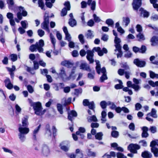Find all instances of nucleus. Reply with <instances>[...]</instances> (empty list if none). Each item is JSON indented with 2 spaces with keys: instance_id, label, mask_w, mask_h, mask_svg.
Returning a JSON list of instances; mask_svg holds the SVG:
<instances>
[{
  "instance_id": "nucleus-1",
  "label": "nucleus",
  "mask_w": 158,
  "mask_h": 158,
  "mask_svg": "<svg viewBox=\"0 0 158 158\" xmlns=\"http://www.w3.org/2000/svg\"><path fill=\"white\" fill-rule=\"evenodd\" d=\"M94 51L97 52L98 55L100 56H102L104 53L106 54L108 52L106 48H103L101 50L99 47H94L92 51L89 50H87V55L86 57L87 60L89 61L90 64L93 63L94 62L93 59Z\"/></svg>"
},
{
  "instance_id": "nucleus-2",
  "label": "nucleus",
  "mask_w": 158,
  "mask_h": 158,
  "mask_svg": "<svg viewBox=\"0 0 158 158\" xmlns=\"http://www.w3.org/2000/svg\"><path fill=\"white\" fill-rule=\"evenodd\" d=\"M44 41L40 40L38 42H36L34 44L31 45L29 47V50L31 52H36L37 50L40 53L43 52L44 49L43 47L44 46Z\"/></svg>"
},
{
  "instance_id": "nucleus-3",
  "label": "nucleus",
  "mask_w": 158,
  "mask_h": 158,
  "mask_svg": "<svg viewBox=\"0 0 158 158\" xmlns=\"http://www.w3.org/2000/svg\"><path fill=\"white\" fill-rule=\"evenodd\" d=\"M28 100L30 104V106L33 107L35 114L38 115H41V110H42L43 108L41 103L39 102H33L32 100L29 98L28 99Z\"/></svg>"
},
{
  "instance_id": "nucleus-4",
  "label": "nucleus",
  "mask_w": 158,
  "mask_h": 158,
  "mask_svg": "<svg viewBox=\"0 0 158 158\" xmlns=\"http://www.w3.org/2000/svg\"><path fill=\"white\" fill-rule=\"evenodd\" d=\"M19 131L20 132L19 134V138L22 142H23L25 139L24 135L26 134L29 132V129L27 127H22L21 125L20 124H19Z\"/></svg>"
},
{
  "instance_id": "nucleus-5",
  "label": "nucleus",
  "mask_w": 158,
  "mask_h": 158,
  "mask_svg": "<svg viewBox=\"0 0 158 158\" xmlns=\"http://www.w3.org/2000/svg\"><path fill=\"white\" fill-rule=\"evenodd\" d=\"M158 146V139L152 140L150 143V146L151 148V151L156 157L158 156V148L156 146Z\"/></svg>"
},
{
  "instance_id": "nucleus-6",
  "label": "nucleus",
  "mask_w": 158,
  "mask_h": 158,
  "mask_svg": "<svg viewBox=\"0 0 158 158\" xmlns=\"http://www.w3.org/2000/svg\"><path fill=\"white\" fill-rule=\"evenodd\" d=\"M140 148V146L136 144L131 143L127 147L128 150L133 153H137V151L136 150H138Z\"/></svg>"
},
{
  "instance_id": "nucleus-7",
  "label": "nucleus",
  "mask_w": 158,
  "mask_h": 158,
  "mask_svg": "<svg viewBox=\"0 0 158 158\" xmlns=\"http://www.w3.org/2000/svg\"><path fill=\"white\" fill-rule=\"evenodd\" d=\"M142 0H133L132 3V7L133 10L137 12L138 10L142 5Z\"/></svg>"
},
{
  "instance_id": "nucleus-8",
  "label": "nucleus",
  "mask_w": 158,
  "mask_h": 158,
  "mask_svg": "<svg viewBox=\"0 0 158 158\" xmlns=\"http://www.w3.org/2000/svg\"><path fill=\"white\" fill-rule=\"evenodd\" d=\"M133 63L137 67L140 68L144 67L146 64L145 61L141 60L138 58L134 59L133 61Z\"/></svg>"
},
{
  "instance_id": "nucleus-9",
  "label": "nucleus",
  "mask_w": 158,
  "mask_h": 158,
  "mask_svg": "<svg viewBox=\"0 0 158 158\" xmlns=\"http://www.w3.org/2000/svg\"><path fill=\"white\" fill-rule=\"evenodd\" d=\"M41 125L40 124L38 126L36 127L32 133V139L35 141L37 140V136L39 130L41 128Z\"/></svg>"
},
{
  "instance_id": "nucleus-10",
  "label": "nucleus",
  "mask_w": 158,
  "mask_h": 158,
  "mask_svg": "<svg viewBox=\"0 0 158 158\" xmlns=\"http://www.w3.org/2000/svg\"><path fill=\"white\" fill-rule=\"evenodd\" d=\"M5 83V86L8 89H11L13 87V84L11 83L10 79L8 77H6L4 81Z\"/></svg>"
},
{
  "instance_id": "nucleus-11",
  "label": "nucleus",
  "mask_w": 158,
  "mask_h": 158,
  "mask_svg": "<svg viewBox=\"0 0 158 158\" xmlns=\"http://www.w3.org/2000/svg\"><path fill=\"white\" fill-rule=\"evenodd\" d=\"M142 130V132L141 134V136L142 138H146L148 137L149 134L148 133V127L144 126L141 128Z\"/></svg>"
},
{
  "instance_id": "nucleus-12",
  "label": "nucleus",
  "mask_w": 158,
  "mask_h": 158,
  "mask_svg": "<svg viewBox=\"0 0 158 158\" xmlns=\"http://www.w3.org/2000/svg\"><path fill=\"white\" fill-rule=\"evenodd\" d=\"M80 68L88 72H91V70L90 68L89 65L86 63H83L81 64L80 65Z\"/></svg>"
},
{
  "instance_id": "nucleus-13",
  "label": "nucleus",
  "mask_w": 158,
  "mask_h": 158,
  "mask_svg": "<svg viewBox=\"0 0 158 158\" xmlns=\"http://www.w3.org/2000/svg\"><path fill=\"white\" fill-rule=\"evenodd\" d=\"M77 116V112L74 110H72L70 112L68 113V119L71 121L72 123V118L73 117H76Z\"/></svg>"
},
{
  "instance_id": "nucleus-14",
  "label": "nucleus",
  "mask_w": 158,
  "mask_h": 158,
  "mask_svg": "<svg viewBox=\"0 0 158 158\" xmlns=\"http://www.w3.org/2000/svg\"><path fill=\"white\" fill-rule=\"evenodd\" d=\"M49 150L48 146L45 145H43L42 152L43 155L45 156H47L49 154Z\"/></svg>"
},
{
  "instance_id": "nucleus-15",
  "label": "nucleus",
  "mask_w": 158,
  "mask_h": 158,
  "mask_svg": "<svg viewBox=\"0 0 158 158\" xmlns=\"http://www.w3.org/2000/svg\"><path fill=\"white\" fill-rule=\"evenodd\" d=\"M114 41L115 43L114 46L116 49L122 48V46L120 44L121 40L120 38L118 37H115Z\"/></svg>"
},
{
  "instance_id": "nucleus-16",
  "label": "nucleus",
  "mask_w": 158,
  "mask_h": 158,
  "mask_svg": "<svg viewBox=\"0 0 158 158\" xmlns=\"http://www.w3.org/2000/svg\"><path fill=\"white\" fill-rule=\"evenodd\" d=\"M28 117L27 116H24L22 118V127H27L28 125Z\"/></svg>"
},
{
  "instance_id": "nucleus-17",
  "label": "nucleus",
  "mask_w": 158,
  "mask_h": 158,
  "mask_svg": "<svg viewBox=\"0 0 158 158\" xmlns=\"http://www.w3.org/2000/svg\"><path fill=\"white\" fill-rule=\"evenodd\" d=\"M87 156L89 157H94L96 156V153L91 151V149L87 148L85 150Z\"/></svg>"
},
{
  "instance_id": "nucleus-18",
  "label": "nucleus",
  "mask_w": 158,
  "mask_h": 158,
  "mask_svg": "<svg viewBox=\"0 0 158 158\" xmlns=\"http://www.w3.org/2000/svg\"><path fill=\"white\" fill-rule=\"evenodd\" d=\"M152 42L151 45L155 46L158 45V37L154 36H153L151 40Z\"/></svg>"
},
{
  "instance_id": "nucleus-19",
  "label": "nucleus",
  "mask_w": 158,
  "mask_h": 158,
  "mask_svg": "<svg viewBox=\"0 0 158 158\" xmlns=\"http://www.w3.org/2000/svg\"><path fill=\"white\" fill-rule=\"evenodd\" d=\"M45 135L48 137H51L52 132L49 124H47L46 126Z\"/></svg>"
},
{
  "instance_id": "nucleus-20",
  "label": "nucleus",
  "mask_w": 158,
  "mask_h": 158,
  "mask_svg": "<svg viewBox=\"0 0 158 158\" xmlns=\"http://www.w3.org/2000/svg\"><path fill=\"white\" fill-rule=\"evenodd\" d=\"M87 5L90 6V8L92 10H94L95 9L96 2L95 1H92V0H88L87 2Z\"/></svg>"
},
{
  "instance_id": "nucleus-21",
  "label": "nucleus",
  "mask_w": 158,
  "mask_h": 158,
  "mask_svg": "<svg viewBox=\"0 0 158 158\" xmlns=\"http://www.w3.org/2000/svg\"><path fill=\"white\" fill-rule=\"evenodd\" d=\"M60 77L62 80H64V78L66 77V74L64 68H61L60 69V72L58 74L57 73H56Z\"/></svg>"
},
{
  "instance_id": "nucleus-22",
  "label": "nucleus",
  "mask_w": 158,
  "mask_h": 158,
  "mask_svg": "<svg viewBox=\"0 0 158 158\" xmlns=\"http://www.w3.org/2000/svg\"><path fill=\"white\" fill-rule=\"evenodd\" d=\"M49 24L48 23L43 22L41 25V27L48 33L50 32L49 28Z\"/></svg>"
},
{
  "instance_id": "nucleus-23",
  "label": "nucleus",
  "mask_w": 158,
  "mask_h": 158,
  "mask_svg": "<svg viewBox=\"0 0 158 158\" xmlns=\"http://www.w3.org/2000/svg\"><path fill=\"white\" fill-rule=\"evenodd\" d=\"M61 64L68 68H71L73 65V63L70 61L65 60L61 62Z\"/></svg>"
},
{
  "instance_id": "nucleus-24",
  "label": "nucleus",
  "mask_w": 158,
  "mask_h": 158,
  "mask_svg": "<svg viewBox=\"0 0 158 158\" xmlns=\"http://www.w3.org/2000/svg\"><path fill=\"white\" fill-rule=\"evenodd\" d=\"M85 36L88 39H92L94 36V32L90 30L87 31V33L85 34Z\"/></svg>"
},
{
  "instance_id": "nucleus-25",
  "label": "nucleus",
  "mask_w": 158,
  "mask_h": 158,
  "mask_svg": "<svg viewBox=\"0 0 158 158\" xmlns=\"http://www.w3.org/2000/svg\"><path fill=\"white\" fill-rule=\"evenodd\" d=\"M139 10L140 11L141 16L143 15V17L144 18L148 17L149 15V13L148 12L144 10L142 8H141Z\"/></svg>"
},
{
  "instance_id": "nucleus-26",
  "label": "nucleus",
  "mask_w": 158,
  "mask_h": 158,
  "mask_svg": "<svg viewBox=\"0 0 158 158\" xmlns=\"http://www.w3.org/2000/svg\"><path fill=\"white\" fill-rule=\"evenodd\" d=\"M141 156L143 158H151L152 157V155L149 152L145 151L142 152Z\"/></svg>"
},
{
  "instance_id": "nucleus-27",
  "label": "nucleus",
  "mask_w": 158,
  "mask_h": 158,
  "mask_svg": "<svg viewBox=\"0 0 158 158\" xmlns=\"http://www.w3.org/2000/svg\"><path fill=\"white\" fill-rule=\"evenodd\" d=\"M65 143H67V146L65 145H61L60 147L61 149L65 152H68L69 149L70 147V146L69 145V142L67 141H64L63 142V143L64 144H65Z\"/></svg>"
},
{
  "instance_id": "nucleus-28",
  "label": "nucleus",
  "mask_w": 158,
  "mask_h": 158,
  "mask_svg": "<svg viewBox=\"0 0 158 158\" xmlns=\"http://www.w3.org/2000/svg\"><path fill=\"white\" fill-rule=\"evenodd\" d=\"M68 23L72 27L76 26L77 24L76 21L73 18L69 19Z\"/></svg>"
},
{
  "instance_id": "nucleus-29",
  "label": "nucleus",
  "mask_w": 158,
  "mask_h": 158,
  "mask_svg": "<svg viewBox=\"0 0 158 158\" xmlns=\"http://www.w3.org/2000/svg\"><path fill=\"white\" fill-rule=\"evenodd\" d=\"M87 119L89 122H91L92 121L94 122H97L98 121V119L96 116L94 115L88 117L87 118Z\"/></svg>"
},
{
  "instance_id": "nucleus-30",
  "label": "nucleus",
  "mask_w": 158,
  "mask_h": 158,
  "mask_svg": "<svg viewBox=\"0 0 158 158\" xmlns=\"http://www.w3.org/2000/svg\"><path fill=\"white\" fill-rule=\"evenodd\" d=\"M87 106H88V107L94 113H95L94 109L95 106L94 102H90Z\"/></svg>"
},
{
  "instance_id": "nucleus-31",
  "label": "nucleus",
  "mask_w": 158,
  "mask_h": 158,
  "mask_svg": "<svg viewBox=\"0 0 158 158\" xmlns=\"http://www.w3.org/2000/svg\"><path fill=\"white\" fill-rule=\"evenodd\" d=\"M95 62H96V69L97 73L98 74H100L101 72V67L100 64V62L98 60H96Z\"/></svg>"
},
{
  "instance_id": "nucleus-32",
  "label": "nucleus",
  "mask_w": 158,
  "mask_h": 158,
  "mask_svg": "<svg viewBox=\"0 0 158 158\" xmlns=\"http://www.w3.org/2000/svg\"><path fill=\"white\" fill-rule=\"evenodd\" d=\"M50 37L51 39V42L53 44V48H55L56 40L53 35L51 33L50 34Z\"/></svg>"
},
{
  "instance_id": "nucleus-33",
  "label": "nucleus",
  "mask_w": 158,
  "mask_h": 158,
  "mask_svg": "<svg viewBox=\"0 0 158 158\" xmlns=\"http://www.w3.org/2000/svg\"><path fill=\"white\" fill-rule=\"evenodd\" d=\"M103 134L102 132H99L97 133L95 136L96 139L99 140H101L102 139Z\"/></svg>"
},
{
  "instance_id": "nucleus-34",
  "label": "nucleus",
  "mask_w": 158,
  "mask_h": 158,
  "mask_svg": "<svg viewBox=\"0 0 158 158\" xmlns=\"http://www.w3.org/2000/svg\"><path fill=\"white\" fill-rule=\"evenodd\" d=\"M118 51V53L117 54V57L118 58L119 57H121L123 55V52L122 51V48H116L114 50L115 52H116L117 51Z\"/></svg>"
},
{
  "instance_id": "nucleus-35",
  "label": "nucleus",
  "mask_w": 158,
  "mask_h": 158,
  "mask_svg": "<svg viewBox=\"0 0 158 158\" xmlns=\"http://www.w3.org/2000/svg\"><path fill=\"white\" fill-rule=\"evenodd\" d=\"M123 23H125V27L127 26L130 23V19L129 17H123Z\"/></svg>"
},
{
  "instance_id": "nucleus-36",
  "label": "nucleus",
  "mask_w": 158,
  "mask_h": 158,
  "mask_svg": "<svg viewBox=\"0 0 158 158\" xmlns=\"http://www.w3.org/2000/svg\"><path fill=\"white\" fill-rule=\"evenodd\" d=\"M19 9L20 11H22L21 14L23 16H26L27 15V12L24 10V8L22 6H20L19 7Z\"/></svg>"
},
{
  "instance_id": "nucleus-37",
  "label": "nucleus",
  "mask_w": 158,
  "mask_h": 158,
  "mask_svg": "<svg viewBox=\"0 0 158 158\" xmlns=\"http://www.w3.org/2000/svg\"><path fill=\"white\" fill-rule=\"evenodd\" d=\"M137 37L139 38L138 40L139 41H143L145 40V38L143 34L139 33L137 35Z\"/></svg>"
},
{
  "instance_id": "nucleus-38",
  "label": "nucleus",
  "mask_w": 158,
  "mask_h": 158,
  "mask_svg": "<svg viewBox=\"0 0 158 158\" xmlns=\"http://www.w3.org/2000/svg\"><path fill=\"white\" fill-rule=\"evenodd\" d=\"M106 23L109 26H110L112 27L114 26V22L111 19H107L106 20Z\"/></svg>"
},
{
  "instance_id": "nucleus-39",
  "label": "nucleus",
  "mask_w": 158,
  "mask_h": 158,
  "mask_svg": "<svg viewBox=\"0 0 158 158\" xmlns=\"http://www.w3.org/2000/svg\"><path fill=\"white\" fill-rule=\"evenodd\" d=\"M7 3L8 5V7L10 9H12L13 6L14 2L13 0H7Z\"/></svg>"
},
{
  "instance_id": "nucleus-40",
  "label": "nucleus",
  "mask_w": 158,
  "mask_h": 158,
  "mask_svg": "<svg viewBox=\"0 0 158 158\" xmlns=\"http://www.w3.org/2000/svg\"><path fill=\"white\" fill-rule=\"evenodd\" d=\"M150 77L152 79L155 78H158V74H156L152 71H149Z\"/></svg>"
},
{
  "instance_id": "nucleus-41",
  "label": "nucleus",
  "mask_w": 158,
  "mask_h": 158,
  "mask_svg": "<svg viewBox=\"0 0 158 158\" xmlns=\"http://www.w3.org/2000/svg\"><path fill=\"white\" fill-rule=\"evenodd\" d=\"M76 77V76L75 74V72L73 70L68 78L69 80H73L75 79Z\"/></svg>"
},
{
  "instance_id": "nucleus-42",
  "label": "nucleus",
  "mask_w": 158,
  "mask_h": 158,
  "mask_svg": "<svg viewBox=\"0 0 158 158\" xmlns=\"http://www.w3.org/2000/svg\"><path fill=\"white\" fill-rule=\"evenodd\" d=\"M119 134L118 131H113L111 132V136L114 138H117L119 136Z\"/></svg>"
},
{
  "instance_id": "nucleus-43",
  "label": "nucleus",
  "mask_w": 158,
  "mask_h": 158,
  "mask_svg": "<svg viewBox=\"0 0 158 158\" xmlns=\"http://www.w3.org/2000/svg\"><path fill=\"white\" fill-rule=\"evenodd\" d=\"M78 38L80 42L82 44H83L85 43V40L84 39V36L83 34H80L78 35Z\"/></svg>"
},
{
  "instance_id": "nucleus-44",
  "label": "nucleus",
  "mask_w": 158,
  "mask_h": 158,
  "mask_svg": "<svg viewBox=\"0 0 158 158\" xmlns=\"http://www.w3.org/2000/svg\"><path fill=\"white\" fill-rule=\"evenodd\" d=\"M57 109L60 114H63V108L62 105L60 104H57Z\"/></svg>"
},
{
  "instance_id": "nucleus-45",
  "label": "nucleus",
  "mask_w": 158,
  "mask_h": 158,
  "mask_svg": "<svg viewBox=\"0 0 158 158\" xmlns=\"http://www.w3.org/2000/svg\"><path fill=\"white\" fill-rule=\"evenodd\" d=\"M147 50L146 47L144 45H142L140 48H139V53H144Z\"/></svg>"
},
{
  "instance_id": "nucleus-46",
  "label": "nucleus",
  "mask_w": 158,
  "mask_h": 158,
  "mask_svg": "<svg viewBox=\"0 0 158 158\" xmlns=\"http://www.w3.org/2000/svg\"><path fill=\"white\" fill-rule=\"evenodd\" d=\"M108 77L106 74H103L102 76L100 77V81L101 82H103L104 80L107 79Z\"/></svg>"
},
{
  "instance_id": "nucleus-47",
  "label": "nucleus",
  "mask_w": 158,
  "mask_h": 158,
  "mask_svg": "<svg viewBox=\"0 0 158 158\" xmlns=\"http://www.w3.org/2000/svg\"><path fill=\"white\" fill-rule=\"evenodd\" d=\"M67 10L66 7H64L62 10L61 12V16H65L67 13Z\"/></svg>"
},
{
  "instance_id": "nucleus-48",
  "label": "nucleus",
  "mask_w": 158,
  "mask_h": 158,
  "mask_svg": "<svg viewBox=\"0 0 158 158\" xmlns=\"http://www.w3.org/2000/svg\"><path fill=\"white\" fill-rule=\"evenodd\" d=\"M49 18L48 14L45 13L44 16V20L43 22L49 23Z\"/></svg>"
},
{
  "instance_id": "nucleus-49",
  "label": "nucleus",
  "mask_w": 158,
  "mask_h": 158,
  "mask_svg": "<svg viewBox=\"0 0 158 158\" xmlns=\"http://www.w3.org/2000/svg\"><path fill=\"white\" fill-rule=\"evenodd\" d=\"M93 17L94 21L95 23H99L101 21V19L99 17L97 16L95 14H94L93 15Z\"/></svg>"
},
{
  "instance_id": "nucleus-50",
  "label": "nucleus",
  "mask_w": 158,
  "mask_h": 158,
  "mask_svg": "<svg viewBox=\"0 0 158 158\" xmlns=\"http://www.w3.org/2000/svg\"><path fill=\"white\" fill-rule=\"evenodd\" d=\"M94 71L93 70L92 72V73H88V77L90 79H93L94 77Z\"/></svg>"
},
{
  "instance_id": "nucleus-51",
  "label": "nucleus",
  "mask_w": 158,
  "mask_h": 158,
  "mask_svg": "<svg viewBox=\"0 0 158 158\" xmlns=\"http://www.w3.org/2000/svg\"><path fill=\"white\" fill-rule=\"evenodd\" d=\"M116 156L117 158H127L126 156H124L123 153L120 152L117 153Z\"/></svg>"
},
{
  "instance_id": "nucleus-52",
  "label": "nucleus",
  "mask_w": 158,
  "mask_h": 158,
  "mask_svg": "<svg viewBox=\"0 0 158 158\" xmlns=\"http://www.w3.org/2000/svg\"><path fill=\"white\" fill-rule=\"evenodd\" d=\"M26 67L27 68L26 69V70L27 71L30 73L31 74H34L35 73V72L34 71V69L33 68L29 67L27 66H26Z\"/></svg>"
},
{
  "instance_id": "nucleus-53",
  "label": "nucleus",
  "mask_w": 158,
  "mask_h": 158,
  "mask_svg": "<svg viewBox=\"0 0 158 158\" xmlns=\"http://www.w3.org/2000/svg\"><path fill=\"white\" fill-rule=\"evenodd\" d=\"M156 110L154 108H152L151 111V116L152 117L154 118H156L157 117V115L156 114Z\"/></svg>"
},
{
  "instance_id": "nucleus-54",
  "label": "nucleus",
  "mask_w": 158,
  "mask_h": 158,
  "mask_svg": "<svg viewBox=\"0 0 158 158\" xmlns=\"http://www.w3.org/2000/svg\"><path fill=\"white\" fill-rule=\"evenodd\" d=\"M108 38L109 36L108 35L106 34H103L102 35L101 40L104 41L106 42L108 40Z\"/></svg>"
},
{
  "instance_id": "nucleus-55",
  "label": "nucleus",
  "mask_w": 158,
  "mask_h": 158,
  "mask_svg": "<svg viewBox=\"0 0 158 158\" xmlns=\"http://www.w3.org/2000/svg\"><path fill=\"white\" fill-rule=\"evenodd\" d=\"M132 88L134 89L135 91H138L140 88L139 86L138 85H136L135 84H132Z\"/></svg>"
},
{
  "instance_id": "nucleus-56",
  "label": "nucleus",
  "mask_w": 158,
  "mask_h": 158,
  "mask_svg": "<svg viewBox=\"0 0 158 158\" xmlns=\"http://www.w3.org/2000/svg\"><path fill=\"white\" fill-rule=\"evenodd\" d=\"M11 59L12 61H15L17 60V56L15 54H12L10 55Z\"/></svg>"
},
{
  "instance_id": "nucleus-57",
  "label": "nucleus",
  "mask_w": 158,
  "mask_h": 158,
  "mask_svg": "<svg viewBox=\"0 0 158 158\" xmlns=\"http://www.w3.org/2000/svg\"><path fill=\"white\" fill-rule=\"evenodd\" d=\"M64 5L65 6V7H66V9H67L68 10H70L71 6L69 2L67 1L65 2L64 4Z\"/></svg>"
},
{
  "instance_id": "nucleus-58",
  "label": "nucleus",
  "mask_w": 158,
  "mask_h": 158,
  "mask_svg": "<svg viewBox=\"0 0 158 158\" xmlns=\"http://www.w3.org/2000/svg\"><path fill=\"white\" fill-rule=\"evenodd\" d=\"M38 35L40 37H42L44 35V31L42 29H39L37 31Z\"/></svg>"
},
{
  "instance_id": "nucleus-59",
  "label": "nucleus",
  "mask_w": 158,
  "mask_h": 158,
  "mask_svg": "<svg viewBox=\"0 0 158 158\" xmlns=\"http://www.w3.org/2000/svg\"><path fill=\"white\" fill-rule=\"evenodd\" d=\"M135 110H139L141 108L142 106L140 103H137L135 104Z\"/></svg>"
},
{
  "instance_id": "nucleus-60",
  "label": "nucleus",
  "mask_w": 158,
  "mask_h": 158,
  "mask_svg": "<svg viewBox=\"0 0 158 158\" xmlns=\"http://www.w3.org/2000/svg\"><path fill=\"white\" fill-rule=\"evenodd\" d=\"M100 106L103 109H104L106 108V102L104 101H102L100 102Z\"/></svg>"
},
{
  "instance_id": "nucleus-61",
  "label": "nucleus",
  "mask_w": 158,
  "mask_h": 158,
  "mask_svg": "<svg viewBox=\"0 0 158 158\" xmlns=\"http://www.w3.org/2000/svg\"><path fill=\"white\" fill-rule=\"evenodd\" d=\"M6 17L8 19H9V20H10V19H13L14 15L12 13L8 12L7 13Z\"/></svg>"
},
{
  "instance_id": "nucleus-62",
  "label": "nucleus",
  "mask_w": 158,
  "mask_h": 158,
  "mask_svg": "<svg viewBox=\"0 0 158 158\" xmlns=\"http://www.w3.org/2000/svg\"><path fill=\"white\" fill-rule=\"evenodd\" d=\"M34 64V69L35 70H36L39 69V65L38 62L35 60L33 61Z\"/></svg>"
},
{
  "instance_id": "nucleus-63",
  "label": "nucleus",
  "mask_w": 158,
  "mask_h": 158,
  "mask_svg": "<svg viewBox=\"0 0 158 158\" xmlns=\"http://www.w3.org/2000/svg\"><path fill=\"white\" fill-rule=\"evenodd\" d=\"M27 89L28 92L30 93H32L34 91V89L32 86L30 85H28L27 86Z\"/></svg>"
},
{
  "instance_id": "nucleus-64",
  "label": "nucleus",
  "mask_w": 158,
  "mask_h": 158,
  "mask_svg": "<svg viewBox=\"0 0 158 158\" xmlns=\"http://www.w3.org/2000/svg\"><path fill=\"white\" fill-rule=\"evenodd\" d=\"M94 24V22L92 19H90L87 22V24L88 26L92 27L93 26Z\"/></svg>"
}]
</instances>
